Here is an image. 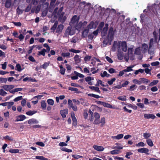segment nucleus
I'll return each mask as SVG.
<instances>
[{
  "instance_id": "1a4fd4ad",
  "label": "nucleus",
  "mask_w": 160,
  "mask_h": 160,
  "mask_svg": "<svg viewBox=\"0 0 160 160\" xmlns=\"http://www.w3.org/2000/svg\"><path fill=\"white\" fill-rule=\"evenodd\" d=\"M108 24H106L105 26L103 28L102 32L101 35L102 36H104L107 33V31L108 29Z\"/></svg>"
},
{
  "instance_id": "8fccbe9b",
  "label": "nucleus",
  "mask_w": 160,
  "mask_h": 160,
  "mask_svg": "<svg viewBox=\"0 0 160 160\" xmlns=\"http://www.w3.org/2000/svg\"><path fill=\"white\" fill-rule=\"evenodd\" d=\"M105 123V118L104 117H102L101 118L100 121V123L101 124V126H102Z\"/></svg>"
},
{
  "instance_id": "4c0bfd02",
  "label": "nucleus",
  "mask_w": 160,
  "mask_h": 160,
  "mask_svg": "<svg viewBox=\"0 0 160 160\" xmlns=\"http://www.w3.org/2000/svg\"><path fill=\"white\" fill-rule=\"evenodd\" d=\"M58 24V22L57 21L56 22H55V23H54V24L53 25V26L52 27V28H51V30L53 32H54L55 31V29H57L56 28H57Z\"/></svg>"
},
{
  "instance_id": "f257e3e1",
  "label": "nucleus",
  "mask_w": 160,
  "mask_h": 160,
  "mask_svg": "<svg viewBox=\"0 0 160 160\" xmlns=\"http://www.w3.org/2000/svg\"><path fill=\"white\" fill-rule=\"evenodd\" d=\"M75 33V29L74 27L71 25L68 26L66 29L64 34V37H68L69 35H72Z\"/></svg>"
},
{
  "instance_id": "7c9ffc66",
  "label": "nucleus",
  "mask_w": 160,
  "mask_h": 160,
  "mask_svg": "<svg viewBox=\"0 0 160 160\" xmlns=\"http://www.w3.org/2000/svg\"><path fill=\"white\" fill-rule=\"evenodd\" d=\"M89 69V67L88 68L85 67L83 69L84 72V73H87L88 75H92V73H90Z\"/></svg>"
},
{
  "instance_id": "e433bc0d",
  "label": "nucleus",
  "mask_w": 160,
  "mask_h": 160,
  "mask_svg": "<svg viewBox=\"0 0 160 160\" xmlns=\"http://www.w3.org/2000/svg\"><path fill=\"white\" fill-rule=\"evenodd\" d=\"M82 27V22H80L76 26V28L78 30H80Z\"/></svg>"
},
{
  "instance_id": "473e14b6",
  "label": "nucleus",
  "mask_w": 160,
  "mask_h": 160,
  "mask_svg": "<svg viewBox=\"0 0 160 160\" xmlns=\"http://www.w3.org/2000/svg\"><path fill=\"white\" fill-rule=\"evenodd\" d=\"M140 80H141V84L142 83H148L150 82V81L149 80L144 78H141L140 79Z\"/></svg>"
},
{
  "instance_id": "ea45409f",
  "label": "nucleus",
  "mask_w": 160,
  "mask_h": 160,
  "mask_svg": "<svg viewBox=\"0 0 160 160\" xmlns=\"http://www.w3.org/2000/svg\"><path fill=\"white\" fill-rule=\"evenodd\" d=\"M47 102L48 104L52 106L54 105V100L51 99H48Z\"/></svg>"
},
{
  "instance_id": "9d476101",
  "label": "nucleus",
  "mask_w": 160,
  "mask_h": 160,
  "mask_svg": "<svg viewBox=\"0 0 160 160\" xmlns=\"http://www.w3.org/2000/svg\"><path fill=\"white\" fill-rule=\"evenodd\" d=\"M16 120L15 121L16 122L23 121L25 120L26 118V116L23 115H20L16 117Z\"/></svg>"
},
{
  "instance_id": "338daca9",
  "label": "nucleus",
  "mask_w": 160,
  "mask_h": 160,
  "mask_svg": "<svg viewBox=\"0 0 160 160\" xmlns=\"http://www.w3.org/2000/svg\"><path fill=\"white\" fill-rule=\"evenodd\" d=\"M17 13L18 14H21L23 12V10L20 9L18 8L16 9Z\"/></svg>"
},
{
  "instance_id": "c03bdc74",
  "label": "nucleus",
  "mask_w": 160,
  "mask_h": 160,
  "mask_svg": "<svg viewBox=\"0 0 160 160\" xmlns=\"http://www.w3.org/2000/svg\"><path fill=\"white\" fill-rule=\"evenodd\" d=\"M123 148V147L122 145H117V146L112 147V149H121Z\"/></svg>"
},
{
  "instance_id": "c756f323",
  "label": "nucleus",
  "mask_w": 160,
  "mask_h": 160,
  "mask_svg": "<svg viewBox=\"0 0 160 160\" xmlns=\"http://www.w3.org/2000/svg\"><path fill=\"white\" fill-rule=\"evenodd\" d=\"M20 1L21 0H14L12 4V6H14L16 7L19 4Z\"/></svg>"
},
{
  "instance_id": "3c124183",
  "label": "nucleus",
  "mask_w": 160,
  "mask_h": 160,
  "mask_svg": "<svg viewBox=\"0 0 160 160\" xmlns=\"http://www.w3.org/2000/svg\"><path fill=\"white\" fill-rule=\"evenodd\" d=\"M60 71V72L63 75L64 74L65 69L63 68L62 65H61L59 66Z\"/></svg>"
},
{
  "instance_id": "79ce46f5",
  "label": "nucleus",
  "mask_w": 160,
  "mask_h": 160,
  "mask_svg": "<svg viewBox=\"0 0 160 160\" xmlns=\"http://www.w3.org/2000/svg\"><path fill=\"white\" fill-rule=\"evenodd\" d=\"M135 53L139 55L141 53V48L140 47H138L136 49L135 51Z\"/></svg>"
},
{
  "instance_id": "a19ab883",
  "label": "nucleus",
  "mask_w": 160,
  "mask_h": 160,
  "mask_svg": "<svg viewBox=\"0 0 160 160\" xmlns=\"http://www.w3.org/2000/svg\"><path fill=\"white\" fill-rule=\"evenodd\" d=\"M147 142L149 146L150 147H152L153 145V143L152 140L150 139H148L147 141Z\"/></svg>"
},
{
  "instance_id": "f8f14e48",
  "label": "nucleus",
  "mask_w": 160,
  "mask_h": 160,
  "mask_svg": "<svg viewBox=\"0 0 160 160\" xmlns=\"http://www.w3.org/2000/svg\"><path fill=\"white\" fill-rule=\"evenodd\" d=\"M144 118L146 119H154L156 117L155 116L152 114H145L144 115Z\"/></svg>"
},
{
  "instance_id": "052dcab7",
  "label": "nucleus",
  "mask_w": 160,
  "mask_h": 160,
  "mask_svg": "<svg viewBox=\"0 0 160 160\" xmlns=\"http://www.w3.org/2000/svg\"><path fill=\"white\" fill-rule=\"evenodd\" d=\"M119 151L118 150H113L110 152V153L112 155L117 154L119 153Z\"/></svg>"
},
{
  "instance_id": "0e129e2a",
  "label": "nucleus",
  "mask_w": 160,
  "mask_h": 160,
  "mask_svg": "<svg viewBox=\"0 0 160 160\" xmlns=\"http://www.w3.org/2000/svg\"><path fill=\"white\" fill-rule=\"evenodd\" d=\"M16 67L17 68V69H16V70H17L18 71L20 72L22 70V69L21 68V66L19 64H17Z\"/></svg>"
},
{
  "instance_id": "37998d69",
  "label": "nucleus",
  "mask_w": 160,
  "mask_h": 160,
  "mask_svg": "<svg viewBox=\"0 0 160 160\" xmlns=\"http://www.w3.org/2000/svg\"><path fill=\"white\" fill-rule=\"evenodd\" d=\"M35 158L37 159L42 160H48L47 158H46L43 157V156H36Z\"/></svg>"
},
{
  "instance_id": "cd10ccee",
  "label": "nucleus",
  "mask_w": 160,
  "mask_h": 160,
  "mask_svg": "<svg viewBox=\"0 0 160 160\" xmlns=\"http://www.w3.org/2000/svg\"><path fill=\"white\" fill-rule=\"evenodd\" d=\"M100 75L102 78L104 77H106L107 78H108L110 76V74L108 73L106 71H104L103 72L101 73L100 74Z\"/></svg>"
},
{
  "instance_id": "412c9836",
  "label": "nucleus",
  "mask_w": 160,
  "mask_h": 160,
  "mask_svg": "<svg viewBox=\"0 0 160 160\" xmlns=\"http://www.w3.org/2000/svg\"><path fill=\"white\" fill-rule=\"evenodd\" d=\"M118 42L117 41H114L112 49V51L113 52H114L116 51L117 48L118 47Z\"/></svg>"
},
{
  "instance_id": "5701e85b",
  "label": "nucleus",
  "mask_w": 160,
  "mask_h": 160,
  "mask_svg": "<svg viewBox=\"0 0 160 160\" xmlns=\"http://www.w3.org/2000/svg\"><path fill=\"white\" fill-rule=\"evenodd\" d=\"M63 28V26L62 24L59 25L57 28L56 32L59 33L61 32Z\"/></svg>"
},
{
  "instance_id": "bb28decb",
  "label": "nucleus",
  "mask_w": 160,
  "mask_h": 160,
  "mask_svg": "<svg viewBox=\"0 0 160 160\" xmlns=\"http://www.w3.org/2000/svg\"><path fill=\"white\" fill-rule=\"evenodd\" d=\"M41 107L42 109L45 110L46 107V103L44 100H42L41 102Z\"/></svg>"
},
{
  "instance_id": "603ef678",
  "label": "nucleus",
  "mask_w": 160,
  "mask_h": 160,
  "mask_svg": "<svg viewBox=\"0 0 160 160\" xmlns=\"http://www.w3.org/2000/svg\"><path fill=\"white\" fill-rule=\"evenodd\" d=\"M116 79L115 78H113L110 80H109L108 81V83L109 85H111L113 84L114 82Z\"/></svg>"
},
{
  "instance_id": "864d4df0",
  "label": "nucleus",
  "mask_w": 160,
  "mask_h": 160,
  "mask_svg": "<svg viewBox=\"0 0 160 160\" xmlns=\"http://www.w3.org/2000/svg\"><path fill=\"white\" fill-rule=\"evenodd\" d=\"M158 82V80H153L152 82H151L149 84L150 86H153L156 85Z\"/></svg>"
},
{
  "instance_id": "2f4dec72",
  "label": "nucleus",
  "mask_w": 160,
  "mask_h": 160,
  "mask_svg": "<svg viewBox=\"0 0 160 160\" xmlns=\"http://www.w3.org/2000/svg\"><path fill=\"white\" fill-rule=\"evenodd\" d=\"M37 111L35 110L30 111L26 112V114L29 116H32L36 113Z\"/></svg>"
},
{
  "instance_id": "f3484780",
  "label": "nucleus",
  "mask_w": 160,
  "mask_h": 160,
  "mask_svg": "<svg viewBox=\"0 0 160 160\" xmlns=\"http://www.w3.org/2000/svg\"><path fill=\"white\" fill-rule=\"evenodd\" d=\"M93 148L95 150L98 151H102L104 150V148L101 146L94 145Z\"/></svg>"
},
{
  "instance_id": "a878e982",
  "label": "nucleus",
  "mask_w": 160,
  "mask_h": 160,
  "mask_svg": "<svg viewBox=\"0 0 160 160\" xmlns=\"http://www.w3.org/2000/svg\"><path fill=\"white\" fill-rule=\"evenodd\" d=\"M123 54L122 52H118L117 56L119 59L122 60L123 59Z\"/></svg>"
},
{
  "instance_id": "5fc2aeb1",
  "label": "nucleus",
  "mask_w": 160,
  "mask_h": 160,
  "mask_svg": "<svg viewBox=\"0 0 160 160\" xmlns=\"http://www.w3.org/2000/svg\"><path fill=\"white\" fill-rule=\"evenodd\" d=\"M137 88L136 85L135 84H133L130 86L129 88L128 89L129 91H133L136 89Z\"/></svg>"
},
{
  "instance_id": "6e6d98bb",
  "label": "nucleus",
  "mask_w": 160,
  "mask_h": 160,
  "mask_svg": "<svg viewBox=\"0 0 160 160\" xmlns=\"http://www.w3.org/2000/svg\"><path fill=\"white\" fill-rule=\"evenodd\" d=\"M62 56L64 57H70V54L69 52L62 53Z\"/></svg>"
},
{
  "instance_id": "c85d7f7f",
  "label": "nucleus",
  "mask_w": 160,
  "mask_h": 160,
  "mask_svg": "<svg viewBox=\"0 0 160 160\" xmlns=\"http://www.w3.org/2000/svg\"><path fill=\"white\" fill-rule=\"evenodd\" d=\"M49 64L50 62H45L43 64L40 66V67L41 68H42L44 69H46L49 65Z\"/></svg>"
},
{
  "instance_id": "9b49d317",
  "label": "nucleus",
  "mask_w": 160,
  "mask_h": 160,
  "mask_svg": "<svg viewBox=\"0 0 160 160\" xmlns=\"http://www.w3.org/2000/svg\"><path fill=\"white\" fill-rule=\"evenodd\" d=\"M71 117L73 121V125L74 126H76L77 125V120L73 112H71Z\"/></svg>"
},
{
  "instance_id": "7ed1b4c3",
  "label": "nucleus",
  "mask_w": 160,
  "mask_h": 160,
  "mask_svg": "<svg viewBox=\"0 0 160 160\" xmlns=\"http://www.w3.org/2000/svg\"><path fill=\"white\" fill-rule=\"evenodd\" d=\"M100 115L97 112L94 113L93 116H91L89 118V120L91 121L94 120L93 124H98L100 123Z\"/></svg>"
},
{
  "instance_id": "a211bd4d",
  "label": "nucleus",
  "mask_w": 160,
  "mask_h": 160,
  "mask_svg": "<svg viewBox=\"0 0 160 160\" xmlns=\"http://www.w3.org/2000/svg\"><path fill=\"white\" fill-rule=\"evenodd\" d=\"M28 122L29 124H32L38 123V121L35 119L32 118L29 120Z\"/></svg>"
},
{
  "instance_id": "2eb2a0df",
  "label": "nucleus",
  "mask_w": 160,
  "mask_h": 160,
  "mask_svg": "<svg viewBox=\"0 0 160 160\" xmlns=\"http://www.w3.org/2000/svg\"><path fill=\"white\" fill-rule=\"evenodd\" d=\"M96 27V25L93 22H91L88 25L87 28L89 30L93 28H95Z\"/></svg>"
},
{
  "instance_id": "e2e57ef3",
  "label": "nucleus",
  "mask_w": 160,
  "mask_h": 160,
  "mask_svg": "<svg viewBox=\"0 0 160 160\" xmlns=\"http://www.w3.org/2000/svg\"><path fill=\"white\" fill-rule=\"evenodd\" d=\"M85 81L86 82H89L94 80V78L89 76L85 78Z\"/></svg>"
},
{
  "instance_id": "bf43d9fd",
  "label": "nucleus",
  "mask_w": 160,
  "mask_h": 160,
  "mask_svg": "<svg viewBox=\"0 0 160 160\" xmlns=\"http://www.w3.org/2000/svg\"><path fill=\"white\" fill-rule=\"evenodd\" d=\"M7 108L8 109L10 108L14 104V103L13 102H7Z\"/></svg>"
},
{
  "instance_id": "13d9d810",
  "label": "nucleus",
  "mask_w": 160,
  "mask_h": 160,
  "mask_svg": "<svg viewBox=\"0 0 160 160\" xmlns=\"http://www.w3.org/2000/svg\"><path fill=\"white\" fill-rule=\"evenodd\" d=\"M144 71V69H140L138 70H136L134 72V74L135 75H137L138 74L139 72L141 73H142Z\"/></svg>"
},
{
  "instance_id": "393cba45",
  "label": "nucleus",
  "mask_w": 160,
  "mask_h": 160,
  "mask_svg": "<svg viewBox=\"0 0 160 160\" xmlns=\"http://www.w3.org/2000/svg\"><path fill=\"white\" fill-rule=\"evenodd\" d=\"M89 88L92 90H94L96 92L99 93H100V91L99 88L94 86H89Z\"/></svg>"
},
{
  "instance_id": "4468645a",
  "label": "nucleus",
  "mask_w": 160,
  "mask_h": 160,
  "mask_svg": "<svg viewBox=\"0 0 160 160\" xmlns=\"http://www.w3.org/2000/svg\"><path fill=\"white\" fill-rule=\"evenodd\" d=\"M73 59L76 64H78L81 62L80 58L78 55H75Z\"/></svg>"
},
{
  "instance_id": "58836bf2",
  "label": "nucleus",
  "mask_w": 160,
  "mask_h": 160,
  "mask_svg": "<svg viewBox=\"0 0 160 160\" xmlns=\"http://www.w3.org/2000/svg\"><path fill=\"white\" fill-rule=\"evenodd\" d=\"M7 81V78L0 77V83H6Z\"/></svg>"
},
{
  "instance_id": "0eeeda50",
  "label": "nucleus",
  "mask_w": 160,
  "mask_h": 160,
  "mask_svg": "<svg viewBox=\"0 0 160 160\" xmlns=\"http://www.w3.org/2000/svg\"><path fill=\"white\" fill-rule=\"evenodd\" d=\"M2 87L3 89L6 91H9L13 89L14 87V86L12 85H6L3 86Z\"/></svg>"
},
{
  "instance_id": "423d86ee",
  "label": "nucleus",
  "mask_w": 160,
  "mask_h": 160,
  "mask_svg": "<svg viewBox=\"0 0 160 160\" xmlns=\"http://www.w3.org/2000/svg\"><path fill=\"white\" fill-rule=\"evenodd\" d=\"M79 18L76 15H74L72 18L70 23V25H75L78 22Z\"/></svg>"
},
{
  "instance_id": "f03ea898",
  "label": "nucleus",
  "mask_w": 160,
  "mask_h": 160,
  "mask_svg": "<svg viewBox=\"0 0 160 160\" xmlns=\"http://www.w3.org/2000/svg\"><path fill=\"white\" fill-rule=\"evenodd\" d=\"M118 52H126L127 50L128 47L125 41L118 42Z\"/></svg>"
},
{
  "instance_id": "6e6552de",
  "label": "nucleus",
  "mask_w": 160,
  "mask_h": 160,
  "mask_svg": "<svg viewBox=\"0 0 160 160\" xmlns=\"http://www.w3.org/2000/svg\"><path fill=\"white\" fill-rule=\"evenodd\" d=\"M149 150L146 148H142L138 149V151L140 153H145L147 154H149Z\"/></svg>"
},
{
  "instance_id": "dca6fc26",
  "label": "nucleus",
  "mask_w": 160,
  "mask_h": 160,
  "mask_svg": "<svg viewBox=\"0 0 160 160\" xmlns=\"http://www.w3.org/2000/svg\"><path fill=\"white\" fill-rule=\"evenodd\" d=\"M148 48V45L147 44L144 43L142 44V51L143 53H145L147 51Z\"/></svg>"
},
{
  "instance_id": "b1692460",
  "label": "nucleus",
  "mask_w": 160,
  "mask_h": 160,
  "mask_svg": "<svg viewBox=\"0 0 160 160\" xmlns=\"http://www.w3.org/2000/svg\"><path fill=\"white\" fill-rule=\"evenodd\" d=\"M12 6L11 0H6L5 2V7L7 8H9Z\"/></svg>"
},
{
  "instance_id": "69168bd1",
  "label": "nucleus",
  "mask_w": 160,
  "mask_h": 160,
  "mask_svg": "<svg viewBox=\"0 0 160 160\" xmlns=\"http://www.w3.org/2000/svg\"><path fill=\"white\" fill-rule=\"evenodd\" d=\"M47 13H48V10L47 9H46L44 11H43L42 12V16L43 17H45V16H46L47 14Z\"/></svg>"
},
{
  "instance_id": "4d7b16f0",
  "label": "nucleus",
  "mask_w": 160,
  "mask_h": 160,
  "mask_svg": "<svg viewBox=\"0 0 160 160\" xmlns=\"http://www.w3.org/2000/svg\"><path fill=\"white\" fill-rule=\"evenodd\" d=\"M9 151L11 153H17L19 152V150L18 149H10Z\"/></svg>"
},
{
  "instance_id": "4be33fe9",
  "label": "nucleus",
  "mask_w": 160,
  "mask_h": 160,
  "mask_svg": "<svg viewBox=\"0 0 160 160\" xmlns=\"http://www.w3.org/2000/svg\"><path fill=\"white\" fill-rule=\"evenodd\" d=\"M111 42L112 41H110L109 40V38L107 37V38L105 39L103 42V46H106L108 43H109V44H111Z\"/></svg>"
},
{
  "instance_id": "774afa93",
  "label": "nucleus",
  "mask_w": 160,
  "mask_h": 160,
  "mask_svg": "<svg viewBox=\"0 0 160 160\" xmlns=\"http://www.w3.org/2000/svg\"><path fill=\"white\" fill-rule=\"evenodd\" d=\"M78 40V38L76 37H74L71 40V42L73 43H76Z\"/></svg>"
},
{
  "instance_id": "09e8293b",
  "label": "nucleus",
  "mask_w": 160,
  "mask_h": 160,
  "mask_svg": "<svg viewBox=\"0 0 160 160\" xmlns=\"http://www.w3.org/2000/svg\"><path fill=\"white\" fill-rule=\"evenodd\" d=\"M7 94V92L5 91L3 89H1L0 90V95L2 96H5Z\"/></svg>"
},
{
  "instance_id": "49530a36",
  "label": "nucleus",
  "mask_w": 160,
  "mask_h": 160,
  "mask_svg": "<svg viewBox=\"0 0 160 160\" xmlns=\"http://www.w3.org/2000/svg\"><path fill=\"white\" fill-rule=\"evenodd\" d=\"M103 106L105 107L110 108H112V105H110V104L106 103L104 102V103L103 104Z\"/></svg>"
},
{
  "instance_id": "680f3d73",
  "label": "nucleus",
  "mask_w": 160,
  "mask_h": 160,
  "mask_svg": "<svg viewBox=\"0 0 160 160\" xmlns=\"http://www.w3.org/2000/svg\"><path fill=\"white\" fill-rule=\"evenodd\" d=\"M133 52V48H129L128 49V53L129 55L130 54H132Z\"/></svg>"
},
{
  "instance_id": "39448f33",
  "label": "nucleus",
  "mask_w": 160,
  "mask_h": 160,
  "mask_svg": "<svg viewBox=\"0 0 160 160\" xmlns=\"http://www.w3.org/2000/svg\"><path fill=\"white\" fill-rule=\"evenodd\" d=\"M58 15L59 17V20L62 23H64L67 18L65 12H62L61 13L58 14Z\"/></svg>"
},
{
  "instance_id": "20e7f679",
  "label": "nucleus",
  "mask_w": 160,
  "mask_h": 160,
  "mask_svg": "<svg viewBox=\"0 0 160 160\" xmlns=\"http://www.w3.org/2000/svg\"><path fill=\"white\" fill-rule=\"evenodd\" d=\"M114 34L113 28L112 27H111L109 31V32L107 36V37L109 38V40L112 41L113 39V36Z\"/></svg>"
},
{
  "instance_id": "72a5a7b5",
  "label": "nucleus",
  "mask_w": 160,
  "mask_h": 160,
  "mask_svg": "<svg viewBox=\"0 0 160 160\" xmlns=\"http://www.w3.org/2000/svg\"><path fill=\"white\" fill-rule=\"evenodd\" d=\"M46 52V50L45 49H43L41 51L38 52V55H42L43 56H44L45 54V52Z\"/></svg>"
},
{
  "instance_id": "c9c22d12",
  "label": "nucleus",
  "mask_w": 160,
  "mask_h": 160,
  "mask_svg": "<svg viewBox=\"0 0 160 160\" xmlns=\"http://www.w3.org/2000/svg\"><path fill=\"white\" fill-rule=\"evenodd\" d=\"M134 67L133 65H132L128 67L126 69L124 70V71L125 72H130L132 70V68Z\"/></svg>"
},
{
  "instance_id": "f704fd0d",
  "label": "nucleus",
  "mask_w": 160,
  "mask_h": 160,
  "mask_svg": "<svg viewBox=\"0 0 160 160\" xmlns=\"http://www.w3.org/2000/svg\"><path fill=\"white\" fill-rule=\"evenodd\" d=\"M68 51L70 52H73L75 53H79L82 52V51L81 50H76L72 48L69 49Z\"/></svg>"
},
{
  "instance_id": "a18cd8bd",
  "label": "nucleus",
  "mask_w": 160,
  "mask_h": 160,
  "mask_svg": "<svg viewBox=\"0 0 160 160\" xmlns=\"http://www.w3.org/2000/svg\"><path fill=\"white\" fill-rule=\"evenodd\" d=\"M126 97L125 96H121L118 97V99L121 101H125L126 100Z\"/></svg>"
},
{
  "instance_id": "aec40b11",
  "label": "nucleus",
  "mask_w": 160,
  "mask_h": 160,
  "mask_svg": "<svg viewBox=\"0 0 160 160\" xmlns=\"http://www.w3.org/2000/svg\"><path fill=\"white\" fill-rule=\"evenodd\" d=\"M124 135L123 134H118L116 136H112L111 137V138L113 139L119 140L122 138Z\"/></svg>"
},
{
  "instance_id": "6ab92c4d",
  "label": "nucleus",
  "mask_w": 160,
  "mask_h": 160,
  "mask_svg": "<svg viewBox=\"0 0 160 160\" xmlns=\"http://www.w3.org/2000/svg\"><path fill=\"white\" fill-rule=\"evenodd\" d=\"M89 30L87 28L84 29L82 32V38H85L87 37L88 34L89 32Z\"/></svg>"
},
{
  "instance_id": "de8ad7c7",
  "label": "nucleus",
  "mask_w": 160,
  "mask_h": 160,
  "mask_svg": "<svg viewBox=\"0 0 160 160\" xmlns=\"http://www.w3.org/2000/svg\"><path fill=\"white\" fill-rule=\"evenodd\" d=\"M132 82L134 83L138 84H141V80H138V79H135L133 80Z\"/></svg>"
},
{
  "instance_id": "ddd939ff",
  "label": "nucleus",
  "mask_w": 160,
  "mask_h": 160,
  "mask_svg": "<svg viewBox=\"0 0 160 160\" xmlns=\"http://www.w3.org/2000/svg\"><path fill=\"white\" fill-rule=\"evenodd\" d=\"M68 109H65L63 110H61L60 111V113L63 118H65L66 117V115L68 114Z\"/></svg>"
}]
</instances>
